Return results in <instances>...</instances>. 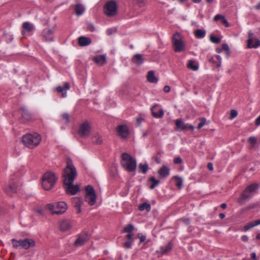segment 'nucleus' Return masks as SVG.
I'll list each match as a JSON object with an SVG mask.
<instances>
[{
  "label": "nucleus",
  "mask_w": 260,
  "mask_h": 260,
  "mask_svg": "<svg viewBox=\"0 0 260 260\" xmlns=\"http://www.w3.org/2000/svg\"><path fill=\"white\" fill-rule=\"evenodd\" d=\"M48 209L51 211V214H61L66 212L67 209V205L64 202L56 203L54 204H49L47 205Z\"/></svg>",
  "instance_id": "423d86ee"
},
{
  "label": "nucleus",
  "mask_w": 260,
  "mask_h": 260,
  "mask_svg": "<svg viewBox=\"0 0 260 260\" xmlns=\"http://www.w3.org/2000/svg\"><path fill=\"white\" fill-rule=\"evenodd\" d=\"M22 111V117L25 121H28L31 119V115L29 112L25 108L21 109Z\"/></svg>",
  "instance_id": "7c9ffc66"
},
{
  "label": "nucleus",
  "mask_w": 260,
  "mask_h": 260,
  "mask_svg": "<svg viewBox=\"0 0 260 260\" xmlns=\"http://www.w3.org/2000/svg\"><path fill=\"white\" fill-rule=\"evenodd\" d=\"M69 88L70 85L69 83L66 82L62 86H58L56 88V90L59 92H61L62 98H66L67 96V90L69 89Z\"/></svg>",
  "instance_id": "412c9836"
},
{
  "label": "nucleus",
  "mask_w": 260,
  "mask_h": 260,
  "mask_svg": "<svg viewBox=\"0 0 260 260\" xmlns=\"http://www.w3.org/2000/svg\"><path fill=\"white\" fill-rule=\"evenodd\" d=\"M76 14L78 16L81 15L85 11L84 7L80 4H76L75 6Z\"/></svg>",
  "instance_id": "c85d7f7f"
},
{
  "label": "nucleus",
  "mask_w": 260,
  "mask_h": 260,
  "mask_svg": "<svg viewBox=\"0 0 260 260\" xmlns=\"http://www.w3.org/2000/svg\"><path fill=\"white\" fill-rule=\"evenodd\" d=\"M173 178L176 180V185L179 188H181L183 183L182 179L178 176H175Z\"/></svg>",
  "instance_id": "58836bf2"
},
{
  "label": "nucleus",
  "mask_w": 260,
  "mask_h": 260,
  "mask_svg": "<svg viewBox=\"0 0 260 260\" xmlns=\"http://www.w3.org/2000/svg\"><path fill=\"white\" fill-rule=\"evenodd\" d=\"M62 117L66 120V122L67 123H69L70 122V117L68 113H65L62 114Z\"/></svg>",
  "instance_id": "49530a36"
},
{
  "label": "nucleus",
  "mask_w": 260,
  "mask_h": 260,
  "mask_svg": "<svg viewBox=\"0 0 260 260\" xmlns=\"http://www.w3.org/2000/svg\"><path fill=\"white\" fill-rule=\"evenodd\" d=\"M57 177L52 172H46L42 177V186L45 190L51 189L54 185Z\"/></svg>",
  "instance_id": "20e7f679"
},
{
  "label": "nucleus",
  "mask_w": 260,
  "mask_h": 260,
  "mask_svg": "<svg viewBox=\"0 0 260 260\" xmlns=\"http://www.w3.org/2000/svg\"><path fill=\"white\" fill-rule=\"evenodd\" d=\"M173 244L172 242H170L167 245L160 247L159 250H158L156 252L158 254V256H161L164 254H166L170 252L173 248Z\"/></svg>",
  "instance_id": "4468645a"
},
{
  "label": "nucleus",
  "mask_w": 260,
  "mask_h": 260,
  "mask_svg": "<svg viewBox=\"0 0 260 260\" xmlns=\"http://www.w3.org/2000/svg\"><path fill=\"white\" fill-rule=\"evenodd\" d=\"M16 185L15 183H12L9 185L8 188H5L7 192H13L16 191Z\"/></svg>",
  "instance_id": "c9c22d12"
},
{
  "label": "nucleus",
  "mask_w": 260,
  "mask_h": 260,
  "mask_svg": "<svg viewBox=\"0 0 260 260\" xmlns=\"http://www.w3.org/2000/svg\"><path fill=\"white\" fill-rule=\"evenodd\" d=\"M37 212L40 215H42L43 214V210L41 208L37 209Z\"/></svg>",
  "instance_id": "69168bd1"
},
{
  "label": "nucleus",
  "mask_w": 260,
  "mask_h": 260,
  "mask_svg": "<svg viewBox=\"0 0 260 260\" xmlns=\"http://www.w3.org/2000/svg\"><path fill=\"white\" fill-rule=\"evenodd\" d=\"M256 225H255V221H253L252 222H250L248 223L246 225L244 226V230L245 231H247L250 229L251 228L256 226Z\"/></svg>",
  "instance_id": "37998d69"
},
{
  "label": "nucleus",
  "mask_w": 260,
  "mask_h": 260,
  "mask_svg": "<svg viewBox=\"0 0 260 260\" xmlns=\"http://www.w3.org/2000/svg\"><path fill=\"white\" fill-rule=\"evenodd\" d=\"M259 187V185L257 183H253L249 186H248L245 189L246 191H248L253 196L254 193L256 192L257 189Z\"/></svg>",
  "instance_id": "a878e982"
},
{
  "label": "nucleus",
  "mask_w": 260,
  "mask_h": 260,
  "mask_svg": "<svg viewBox=\"0 0 260 260\" xmlns=\"http://www.w3.org/2000/svg\"><path fill=\"white\" fill-rule=\"evenodd\" d=\"M92 141L96 144H101L103 142V140L99 134H96L92 137Z\"/></svg>",
  "instance_id": "72a5a7b5"
},
{
  "label": "nucleus",
  "mask_w": 260,
  "mask_h": 260,
  "mask_svg": "<svg viewBox=\"0 0 260 260\" xmlns=\"http://www.w3.org/2000/svg\"><path fill=\"white\" fill-rule=\"evenodd\" d=\"M85 190V201L90 206L93 205L96 201V196L94 188L91 185H88L86 187Z\"/></svg>",
  "instance_id": "6e6552de"
},
{
  "label": "nucleus",
  "mask_w": 260,
  "mask_h": 260,
  "mask_svg": "<svg viewBox=\"0 0 260 260\" xmlns=\"http://www.w3.org/2000/svg\"><path fill=\"white\" fill-rule=\"evenodd\" d=\"M91 40L88 37H80L78 38V43L80 46H86L90 44Z\"/></svg>",
  "instance_id": "393cba45"
},
{
  "label": "nucleus",
  "mask_w": 260,
  "mask_h": 260,
  "mask_svg": "<svg viewBox=\"0 0 260 260\" xmlns=\"http://www.w3.org/2000/svg\"><path fill=\"white\" fill-rule=\"evenodd\" d=\"M113 29H112V28L108 29L107 30V34L108 35H111L113 33Z\"/></svg>",
  "instance_id": "e2e57ef3"
},
{
  "label": "nucleus",
  "mask_w": 260,
  "mask_h": 260,
  "mask_svg": "<svg viewBox=\"0 0 260 260\" xmlns=\"http://www.w3.org/2000/svg\"><path fill=\"white\" fill-rule=\"evenodd\" d=\"M89 239V237L86 232H83L77 236V239L74 242V246L79 247L83 245Z\"/></svg>",
  "instance_id": "f8f14e48"
},
{
  "label": "nucleus",
  "mask_w": 260,
  "mask_h": 260,
  "mask_svg": "<svg viewBox=\"0 0 260 260\" xmlns=\"http://www.w3.org/2000/svg\"><path fill=\"white\" fill-rule=\"evenodd\" d=\"M93 61L97 64L102 66L106 62V55H99L93 57Z\"/></svg>",
  "instance_id": "b1692460"
},
{
  "label": "nucleus",
  "mask_w": 260,
  "mask_h": 260,
  "mask_svg": "<svg viewBox=\"0 0 260 260\" xmlns=\"http://www.w3.org/2000/svg\"><path fill=\"white\" fill-rule=\"evenodd\" d=\"M252 197V196L251 195V194L250 193V192H249L248 191H246V189H245L241 194L239 199H238V202L241 204H243L244 201L248 200Z\"/></svg>",
  "instance_id": "4be33fe9"
},
{
  "label": "nucleus",
  "mask_w": 260,
  "mask_h": 260,
  "mask_svg": "<svg viewBox=\"0 0 260 260\" xmlns=\"http://www.w3.org/2000/svg\"><path fill=\"white\" fill-rule=\"evenodd\" d=\"M23 30H22V34L24 35L25 32H30L34 30L35 26L32 23L29 22H25L22 25Z\"/></svg>",
  "instance_id": "a211bd4d"
},
{
  "label": "nucleus",
  "mask_w": 260,
  "mask_h": 260,
  "mask_svg": "<svg viewBox=\"0 0 260 260\" xmlns=\"http://www.w3.org/2000/svg\"><path fill=\"white\" fill-rule=\"evenodd\" d=\"M117 11V6L114 1L108 2L104 6V12L109 17L115 16Z\"/></svg>",
  "instance_id": "1a4fd4ad"
},
{
  "label": "nucleus",
  "mask_w": 260,
  "mask_h": 260,
  "mask_svg": "<svg viewBox=\"0 0 260 260\" xmlns=\"http://www.w3.org/2000/svg\"><path fill=\"white\" fill-rule=\"evenodd\" d=\"M64 189L66 192L70 195L76 194L80 190L78 185H74L72 183H64Z\"/></svg>",
  "instance_id": "ddd939ff"
},
{
  "label": "nucleus",
  "mask_w": 260,
  "mask_h": 260,
  "mask_svg": "<svg viewBox=\"0 0 260 260\" xmlns=\"http://www.w3.org/2000/svg\"><path fill=\"white\" fill-rule=\"evenodd\" d=\"M126 237L128 240H131L132 238V234L131 233H128V234L126 235Z\"/></svg>",
  "instance_id": "338daca9"
},
{
  "label": "nucleus",
  "mask_w": 260,
  "mask_h": 260,
  "mask_svg": "<svg viewBox=\"0 0 260 260\" xmlns=\"http://www.w3.org/2000/svg\"><path fill=\"white\" fill-rule=\"evenodd\" d=\"M248 40L247 46L249 48H257L260 46V41L256 39L254 34L251 31L248 32Z\"/></svg>",
  "instance_id": "9b49d317"
},
{
  "label": "nucleus",
  "mask_w": 260,
  "mask_h": 260,
  "mask_svg": "<svg viewBox=\"0 0 260 260\" xmlns=\"http://www.w3.org/2000/svg\"><path fill=\"white\" fill-rule=\"evenodd\" d=\"M53 30L50 29L43 31V36L47 42H51L53 40Z\"/></svg>",
  "instance_id": "5701e85b"
},
{
  "label": "nucleus",
  "mask_w": 260,
  "mask_h": 260,
  "mask_svg": "<svg viewBox=\"0 0 260 260\" xmlns=\"http://www.w3.org/2000/svg\"><path fill=\"white\" fill-rule=\"evenodd\" d=\"M139 209L140 211H143L144 210H146L147 211H149L151 209V206H150V204L146 203H143L142 204H141L139 206Z\"/></svg>",
  "instance_id": "f704fd0d"
},
{
  "label": "nucleus",
  "mask_w": 260,
  "mask_h": 260,
  "mask_svg": "<svg viewBox=\"0 0 260 260\" xmlns=\"http://www.w3.org/2000/svg\"><path fill=\"white\" fill-rule=\"evenodd\" d=\"M134 229V226L132 224H129L124 228V231L127 233H132Z\"/></svg>",
  "instance_id": "a19ab883"
},
{
  "label": "nucleus",
  "mask_w": 260,
  "mask_h": 260,
  "mask_svg": "<svg viewBox=\"0 0 260 260\" xmlns=\"http://www.w3.org/2000/svg\"><path fill=\"white\" fill-rule=\"evenodd\" d=\"M154 159H155V161L157 163V164H160L161 163V159L160 158L158 157H154Z\"/></svg>",
  "instance_id": "0e129e2a"
},
{
  "label": "nucleus",
  "mask_w": 260,
  "mask_h": 260,
  "mask_svg": "<svg viewBox=\"0 0 260 260\" xmlns=\"http://www.w3.org/2000/svg\"><path fill=\"white\" fill-rule=\"evenodd\" d=\"M12 243L14 248H22L27 249L30 247H32L35 245V242L31 239H25L24 240H16L15 239L12 240Z\"/></svg>",
  "instance_id": "39448f33"
},
{
  "label": "nucleus",
  "mask_w": 260,
  "mask_h": 260,
  "mask_svg": "<svg viewBox=\"0 0 260 260\" xmlns=\"http://www.w3.org/2000/svg\"><path fill=\"white\" fill-rule=\"evenodd\" d=\"M200 123L198 125V128L201 129L205 124L206 122V119L205 118H201L200 119Z\"/></svg>",
  "instance_id": "79ce46f5"
},
{
  "label": "nucleus",
  "mask_w": 260,
  "mask_h": 260,
  "mask_svg": "<svg viewBox=\"0 0 260 260\" xmlns=\"http://www.w3.org/2000/svg\"><path fill=\"white\" fill-rule=\"evenodd\" d=\"M256 138L254 137H251L248 139V142L253 145L256 143Z\"/></svg>",
  "instance_id": "09e8293b"
},
{
  "label": "nucleus",
  "mask_w": 260,
  "mask_h": 260,
  "mask_svg": "<svg viewBox=\"0 0 260 260\" xmlns=\"http://www.w3.org/2000/svg\"><path fill=\"white\" fill-rule=\"evenodd\" d=\"M72 225V221L68 219H62L59 223V229L62 232L69 231Z\"/></svg>",
  "instance_id": "2eb2a0df"
},
{
  "label": "nucleus",
  "mask_w": 260,
  "mask_h": 260,
  "mask_svg": "<svg viewBox=\"0 0 260 260\" xmlns=\"http://www.w3.org/2000/svg\"><path fill=\"white\" fill-rule=\"evenodd\" d=\"M217 59L218 60V62L216 63L217 67H220L221 64V57L220 55H217L216 56Z\"/></svg>",
  "instance_id": "603ef678"
},
{
  "label": "nucleus",
  "mask_w": 260,
  "mask_h": 260,
  "mask_svg": "<svg viewBox=\"0 0 260 260\" xmlns=\"http://www.w3.org/2000/svg\"><path fill=\"white\" fill-rule=\"evenodd\" d=\"M121 165L125 170L132 172L136 169V160L127 153H123L121 156Z\"/></svg>",
  "instance_id": "f03ea898"
},
{
  "label": "nucleus",
  "mask_w": 260,
  "mask_h": 260,
  "mask_svg": "<svg viewBox=\"0 0 260 260\" xmlns=\"http://www.w3.org/2000/svg\"><path fill=\"white\" fill-rule=\"evenodd\" d=\"M75 207L76 208L77 213H79L81 212V206L82 204V201L80 198H75Z\"/></svg>",
  "instance_id": "2f4dec72"
},
{
  "label": "nucleus",
  "mask_w": 260,
  "mask_h": 260,
  "mask_svg": "<svg viewBox=\"0 0 260 260\" xmlns=\"http://www.w3.org/2000/svg\"><path fill=\"white\" fill-rule=\"evenodd\" d=\"M210 40L212 43H215V44L219 43L221 41L220 39H219V38H217L216 37H215L214 36H211Z\"/></svg>",
  "instance_id": "ea45409f"
},
{
  "label": "nucleus",
  "mask_w": 260,
  "mask_h": 260,
  "mask_svg": "<svg viewBox=\"0 0 260 260\" xmlns=\"http://www.w3.org/2000/svg\"><path fill=\"white\" fill-rule=\"evenodd\" d=\"M238 115L237 111L235 110H232L230 113V119H233L235 118Z\"/></svg>",
  "instance_id": "c03bdc74"
},
{
  "label": "nucleus",
  "mask_w": 260,
  "mask_h": 260,
  "mask_svg": "<svg viewBox=\"0 0 260 260\" xmlns=\"http://www.w3.org/2000/svg\"><path fill=\"white\" fill-rule=\"evenodd\" d=\"M158 105L156 104L151 108L153 116L157 118H161L164 114V112L161 109L157 108Z\"/></svg>",
  "instance_id": "f3484780"
},
{
  "label": "nucleus",
  "mask_w": 260,
  "mask_h": 260,
  "mask_svg": "<svg viewBox=\"0 0 260 260\" xmlns=\"http://www.w3.org/2000/svg\"><path fill=\"white\" fill-rule=\"evenodd\" d=\"M181 220L185 224H188L189 223V219L186 218H183L181 219Z\"/></svg>",
  "instance_id": "5fc2aeb1"
},
{
  "label": "nucleus",
  "mask_w": 260,
  "mask_h": 260,
  "mask_svg": "<svg viewBox=\"0 0 260 260\" xmlns=\"http://www.w3.org/2000/svg\"><path fill=\"white\" fill-rule=\"evenodd\" d=\"M41 137L37 133L33 134H26L22 138V141L23 144L31 149H32L38 146L40 143Z\"/></svg>",
  "instance_id": "7ed1b4c3"
},
{
  "label": "nucleus",
  "mask_w": 260,
  "mask_h": 260,
  "mask_svg": "<svg viewBox=\"0 0 260 260\" xmlns=\"http://www.w3.org/2000/svg\"><path fill=\"white\" fill-rule=\"evenodd\" d=\"M222 49L229 51V46L226 44H222Z\"/></svg>",
  "instance_id": "6e6d98bb"
},
{
  "label": "nucleus",
  "mask_w": 260,
  "mask_h": 260,
  "mask_svg": "<svg viewBox=\"0 0 260 260\" xmlns=\"http://www.w3.org/2000/svg\"><path fill=\"white\" fill-rule=\"evenodd\" d=\"M132 243H133V241L125 242L123 244V246L124 247H125L126 248H131Z\"/></svg>",
  "instance_id": "de8ad7c7"
},
{
  "label": "nucleus",
  "mask_w": 260,
  "mask_h": 260,
  "mask_svg": "<svg viewBox=\"0 0 260 260\" xmlns=\"http://www.w3.org/2000/svg\"><path fill=\"white\" fill-rule=\"evenodd\" d=\"M148 81L150 83H156L158 81V79L154 75V72L153 71H150L148 72L147 76Z\"/></svg>",
  "instance_id": "cd10ccee"
},
{
  "label": "nucleus",
  "mask_w": 260,
  "mask_h": 260,
  "mask_svg": "<svg viewBox=\"0 0 260 260\" xmlns=\"http://www.w3.org/2000/svg\"><path fill=\"white\" fill-rule=\"evenodd\" d=\"M117 132L119 135L123 138L127 137L129 134L128 128L124 125H119L117 128Z\"/></svg>",
  "instance_id": "6ab92c4d"
},
{
  "label": "nucleus",
  "mask_w": 260,
  "mask_h": 260,
  "mask_svg": "<svg viewBox=\"0 0 260 260\" xmlns=\"http://www.w3.org/2000/svg\"><path fill=\"white\" fill-rule=\"evenodd\" d=\"M77 175L75 168L72 164L71 161L69 160L67 161V166L62 173L63 184L73 183Z\"/></svg>",
  "instance_id": "f257e3e1"
},
{
  "label": "nucleus",
  "mask_w": 260,
  "mask_h": 260,
  "mask_svg": "<svg viewBox=\"0 0 260 260\" xmlns=\"http://www.w3.org/2000/svg\"><path fill=\"white\" fill-rule=\"evenodd\" d=\"M91 131V127L89 123L85 121L82 123L79 128L78 134L81 137H87L89 136Z\"/></svg>",
  "instance_id": "9d476101"
},
{
  "label": "nucleus",
  "mask_w": 260,
  "mask_h": 260,
  "mask_svg": "<svg viewBox=\"0 0 260 260\" xmlns=\"http://www.w3.org/2000/svg\"><path fill=\"white\" fill-rule=\"evenodd\" d=\"M187 67L193 71H197L199 68L198 64L194 60H188Z\"/></svg>",
  "instance_id": "c756f323"
},
{
  "label": "nucleus",
  "mask_w": 260,
  "mask_h": 260,
  "mask_svg": "<svg viewBox=\"0 0 260 260\" xmlns=\"http://www.w3.org/2000/svg\"><path fill=\"white\" fill-rule=\"evenodd\" d=\"M221 22L226 27H229V23L227 21V20L225 19V18H223V19H222L221 20Z\"/></svg>",
  "instance_id": "13d9d810"
},
{
  "label": "nucleus",
  "mask_w": 260,
  "mask_h": 260,
  "mask_svg": "<svg viewBox=\"0 0 260 260\" xmlns=\"http://www.w3.org/2000/svg\"><path fill=\"white\" fill-rule=\"evenodd\" d=\"M254 8L256 10H260V2L255 5Z\"/></svg>",
  "instance_id": "774afa93"
},
{
  "label": "nucleus",
  "mask_w": 260,
  "mask_h": 260,
  "mask_svg": "<svg viewBox=\"0 0 260 260\" xmlns=\"http://www.w3.org/2000/svg\"><path fill=\"white\" fill-rule=\"evenodd\" d=\"M170 90H171V88L169 86L166 85L164 87V91L165 92L168 93L170 91Z\"/></svg>",
  "instance_id": "4d7b16f0"
},
{
  "label": "nucleus",
  "mask_w": 260,
  "mask_h": 260,
  "mask_svg": "<svg viewBox=\"0 0 260 260\" xmlns=\"http://www.w3.org/2000/svg\"><path fill=\"white\" fill-rule=\"evenodd\" d=\"M150 181L152 183V184L150 186V188L151 189H154L155 187V186L158 185V184L159 183V181L155 179V178L154 177H151L150 178Z\"/></svg>",
  "instance_id": "e433bc0d"
},
{
  "label": "nucleus",
  "mask_w": 260,
  "mask_h": 260,
  "mask_svg": "<svg viewBox=\"0 0 260 260\" xmlns=\"http://www.w3.org/2000/svg\"><path fill=\"white\" fill-rule=\"evenodd\" d=\"M161 178H165L170 174V169L166 166H162L158 171Z\"/></svg>",
  "instance_id": "aec40b11"
},
{
  "label": "nucleus",
  "mask_w": 260,
  "mask_h": 260,
  "mask_svg": "<svg viewBox=\"0 0 260 260\" xmlns=\"http://www.w3.org/2000/svg\"><path fill=\"white\" fill-rule=\"evenodd\" d=\"M251 257L253 260H256V255L255 253L253 252L251 254Z\"/></svg>",
  "instance_id": "680f3d73"
},
{
  "label": "nucleus",
  "mask_w": 260,
  "mask_h": 260,
  "mask_svg": "<svg viewBox=\"0 0 260 260\" xmlns=\"http://www.w3.org/2000/svg\"><path fill=\"white\" fill-rule=\"evenodd\" d=\"M182 162V159L181 157H178L174 159V162L175 164H180Z\"/></svg>",
  "instance_id": "3c124183"
},
{
  "label": "nucleus",
  "mask_w": 260,
  "mask_h": 260,
  "mask_svg": "<svg viewBox=\"0 0 260 260\" xmlns=\"http://www.w3.org/2000/svg\"><path fill=\"white\" fill-rule=\"evenodd\" d=\"M138 237L140 238L141 242L144 241L146 239L145 237L141 234H138Z\"/></svg>",
  "instance_id": "864d4df0"
},
{
  "label": "nucleus",
  "mask_w": 260,
  "mask_h": 260,
  "mask_svg": "<svg viewBox=\"0 0 260 260\" xmlns=\"http://www.w3.org/2000/svg\"><path fill=\"white\" fill-rule=\"evenodd\" d=\"M139 169L143 174H145L148 171V166L147 164H140L139 165Z\"/></svg>",
  "instance_id": "4c0bfd02"
},
{
  "label": "nucleus",
  "mask_w": 260,
  "mask_h": 260,
  "mask_svg": "<svg viewBox=\"0 0 260 260\" xmlns=\"http://www.w3.org/2000/svg\"><path fill=\"white\" fill-rule=\"evenodd\" d=\"M207 168L210 171L213 170V165L211 162H209L207 165Z\"/></svg>",
  "instance_id": "bf43d9fd"
},
{
  "label": "nucleus",
  "mask_w": 260,
  "mask_h": 260,
  "mask_svg": "<svg viewBox=\"0 0 260 260\" xmlns=\"http://www.w3.org/2000/svg\"><path fill=\"white\" fill-rule=\"evenodd\" d=\"M241 240L244 242H247L248 240V237L246 235H243L241 237Z\"/></svg>",
  "instance_id": "052dcab7"
},
{
  "label": "nucleus",
  "mask_w": 260,
  "mask_h": 260,
  "mask_svg": "<svg viewBox=\"0 0 260 260\" xmlns=\"http://www.w3.org/2000/svg\"><path fill=\"white\" fill-rule=\"evenodd\" d=\"M175 124L177 129L180 131L185 130L187 128H189L191 131H193L194 129V127L192 125L188 124H185L181 120L177 119L175 121Z\"/></svg>",
  "instance_id": "dca6fc26"
},
{
  "label": "nucleus",
  "mask_w": 260,
  "mask_h": 260,
  "mask_svg": "<svg viewBox=\"0 0 260 260\" xmlns=\"http://www.w3.org/2000/svg\"><path fill=\"white\" fill-rule=\"evenodd\" d=\"M144 61L142 55L140 54H137L135 55L133 58V61L137 66L142 64Z\"/></svg>",
  "instance_id": "bb28decb"
},
{
  "label": "nucleus",
  "mask_w": 260,
  "mask_h": 260,
  "mask_svg": "<svg viewBox=\"0 0 260 260\" xmlns=\"http://www.w3.org/2000/svg\"><path fill=\"white\" fill-rule=\"evenodd\" d=\"M224 18V16L220 14H217L215 15V17H214V20L217 21L219 19H221L222 20V19H223Z\"/></svg>",
  "instance_id": "8fccbe9b"
},
{
  "label": "nucleus",
  "mask_w": 260,
  "mask_h": 260,
  "mask_svg": "<svg viewBox=\"0 0 260 260\" xmlns=\"http://www.w3.org/2000/svg\"><path fill=\"white\" fill-rule=\"evenodd\" d=\"M87 28L90 31H93L95 30L94 25L90 23L87 24Z\"/></svg>",
  "instance_id": "a18cd8bd"
},
{
  "label": "nucleus",
  "mask_w": 260,
  "mask_h": 260,
  "mask_svg": "<svg viewBox=\"0 0 260 260\" xmlns=\"http://www.w3.org/2000/svg\"><path fill=\"white\" fill-rule=\"evenodd\" d=\"M206 35L205 30L203 29H197L194 32V35L196 38L199 39L203 38Z\"/></svg>",
  "instance_id": "473e14b6"
},
{
  "label": "nucleus",
  "mask_w": 260,
  "mask_h": 260,
  "mask_svg": "<svg viewBox=\"0 0 260 260\" xmlns=\"http://www.w3.org/2000/svg\"><path fill=\"white\" fill-rule=\"evenodd\" d=\"M174 51L175 52H182L185 50V45L182 40L181 35L178 32H176L172 39Z\"/></svg>",
  "instance_id": "0eeeda50"
}]
</instances>
